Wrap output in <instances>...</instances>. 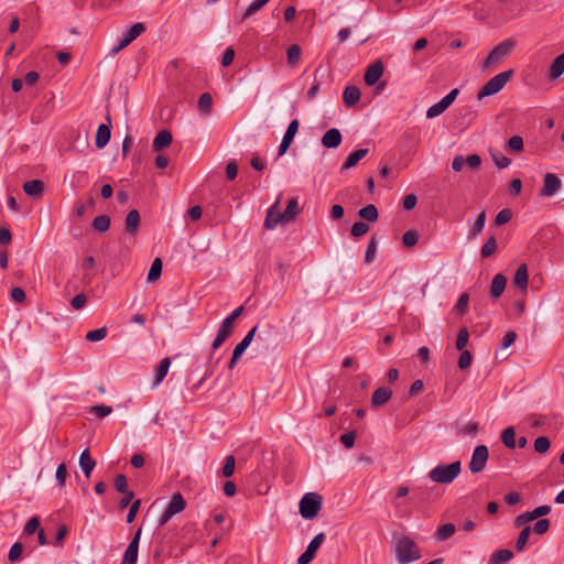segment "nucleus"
Masks as SVG:
<instances>
[{"label": "nucleus", "mask_w": 564, "mask_h": 564, "mask_svg": "<svg viewBox=\"0 0 564 564\" xmlns=\"http://www.w3.org/2000/svg\"><path fill=\"white\" fill-rule=\"evenodd\" d=\"M393 552L399 564H410L422 557V550L409 535L394 538Z\"/></svg>", "instance_id": "nucleus-1"}, {"label": "nucleus", "mask_w": 564, "mask_h": 564, "mask_svg": "<svg viewBox=\"0 0 564 564\" xmlns=\"http://www.w3.org/2000/svg\"><path fill=\"white\" fill-rule=\"evenodd\" d=\"M516 41L506 39L496 45L484 59L481 64L482 70H487L499 65L507 56H509L516 46Z\"/></svg>", "instance_id": "nucleus-2"}, {"label": "nucleus", "mask_w": 564, "mask_h": 564, "mask_svg": "<svg viewBox=\"0 0 564 564\" xmlns=\"http://www.w3.org/2000/svg\"><path fill=\"white\" fill-rule=\"evenodd\" d=\"M462 470V464L456 460L449 465L440 464L429 473V478L437 484H451Z\"/></svg>", "instance_id": "nucleus-3"}, {"label": "nucleus", "mask_w": 564, "mask_h": 564, "mask_svg": "<svg viewBox=\"0 0 564 564\" xmlns=\"http://www.w3.org/2000/svg\"><path fill=\"white\" fill-rule=\"evenodd\" d=\"M513 75V69H509L502 73L495 75L490 78L478 91L477 99L481 100L485 97L492 96L498 94L506 84L511 79Z\"/></svg>", "instance_id": "nucleus-4"}, {"label": "nucleus", "mask_w": 564, "mask_h": 564, "mask_svg": "<svg viewBox=\"0 0 564 564\" xmlns=\"http://www.w3.org/2000/svg\"><path fill=\"white\" fill-rule=\"evenodd\" d=\"M322 508V496L308 492L300 501V513L304 519L312 520L317 517Z\"/></svg>", "instance_id": "nucleus-5"}, {"label": "nucleus", "mask_w": 564, "mask_h": 564, "mask_svg": "<svg viewBox=\"0 0 564 564\" xmlns=\"http://www.w3.org/2000/svg\"><path fill=\"white\" fill-rule=\"evenodd\" d=\"M185 507H186V501H185L184 497L182 496V494H180V492L174 494L172 496V499L169 502L166 509L164 510V512L161 514V517L159 519V525L163 527L164 524H166L173 516L182 512L185 509Z\"/></svg>", "instance_id": "nucleus-6"}, {"label": "nucleus", "mask_w": 564, "mask_h": 564, "mask_svg": "<svg viewBox=\"0 0 564 564\" xmlns=\"http://www.w3.org/2000/svg\"><path fill=\"white\" fill-rule=\"evenodd\" d=\"M489 457L488 447L486 445H478L475 447L470 462L468 464V469L473 474H478L482 471L486 467L487 460Z\"/></svg>", "instance_id": "nucleus-7"}, {"label": "nucleus", "mask_w": 564, "mask_h": 564, "mask_svg": "<svg viewBox=\"0 0 564 564\" xmlns=\"http://www.w3.org/2000/svg\"><path fill=\"white\" fill-rule=\"evenodd\" d=\"M145 31V26L143 23H134L120 40L119 44L111 50L112 54L119 53L122 48L128 46L131 42H133L138 36H140Z\"/></svg>", "instance_id": "nucleus-8"}, {"label": "nucleus", "mask_w": 564, "mask_h": 564, "mask_svg": "<svg viewBox=\"0 0 564 564\" xmlns=\"http://www.w3.org/2000/svg\"><path fill=\"white\" fill-rule=\"evenodd\" d=\"M140 535H141V529H139L135 532L134 536L132 538L128 547L126 549L121 564H135L137 563Z\"/></svg>", "instance_id": "nucleus-9"}, {"label": "nucleus", "mask_w": 564, "mask_h": 564, "mask_svg": "<svg viewBox=\"0 0 564 564\" xmlns=\"http://www.w3.org/2000/svg\"><path fill=\"white\" fill-rule=\"evenodd\" d=\"M280 199H281V195L279 196L278 200L267 212V216L264 219V228L265 229H274L280 223L284 224V218H282V213H280L278 209Z\"/></svg>", "instance_id": "nucleus-10"}, {"label": "nucleus", "mask_w": 564, "mask_h": 564, "mask_svg": "<svg viewBox=\"0 0 564 564\" xmlns=\"http://www.w3.org/2000/svg\"><path fill=\"white\" fill-rule=\"evenodd\" d=\"M383 74V64L380 59H377L370 64L365 73L364 79L368 86H373L378 83Z\"/></svg>", "instance_id": "nucleus-11"}, {"label": "nucleus", "mask_w": 564, "mask_h": 564, "mask_svg": "<svg viewBox=\"0 0 564 564\" xmlns=\"http://www.w3.org/2000/svg\"><path fill=\"white\" fill-rule=\"evenodd\" d=\"M561 180L555 174L546 173L540 195L545 197L553 196L561 188Z\"/></svg>", "instance_id": "nucleus-12"}, {"label": "nucleus", "mask_w": 564, "mask_h": 564, "mask_svg": "<svg viewBox=\"0 0 564 564\" xmlns=\"http://www.w3.org/2000/svg\"><path fill=\"white\" fill-rule=\"evenodd\" d=\"M299 130V120L297 119H294L290 122L284 135H283V139L280 143V147H279V155L282 156L283 154H285V152L288 151V149L290 148L296 132Z\"/></svg>", "instance_id": "nucleus-13"}, {"label": "nucleus", "mask_w": 564, "mask_h": 564, "mask_svg": "<svg viewBox=\"0 0 564 564\" xmlns=\"http://www.w3.org/2000/svg\"><path fill=\"white\" fill-rule=\"evenodd\" d=\"M106 119L108 121V124H100L97 129V132H96V137H95V144L98 149H102L105 148L109 140H110V137H111V131H110V124H111V120H110V116L107 115L106 116Z\"/></svg>", "instance_id": "nucleus-14"}, {"label": "nucleus", "mask_w": 564, "mask_h": 564, "mask_svg": "<svg viewBox=\"0 0 564 564\" xmlns=\"http://www.w3.org/2000/svg\"><path fill=\"white\" fill-rule=\"evenodd\" d=\"M234 323L227 321V319H224L218 328V332H217V335H216V338L214 339L213 344H212V348L213 349H217L219 348L223 343L231 335L232 330H234Z\"/></svg>", "instance_id": "nucleus-15"}, {"label": "nucleus", "mask_w": 564, "mask_h": 564, "mask_svg": "<svg viewBox=\"0 0 564 564\" xmlns=\"http://www.w3.org/2000/svg\"><path fill=\"white\" fill-rule=\"evenodd\" d=\"M343 140L341 133L338 129L332 128L327 130L322 137V145L326 149H335L340 145Z\"/></svg>", "instance_id": "nucleus-16"}, {"label": "nucleus", "mask_w": 564, "mask_h": 564, "mask_svg": "<svg viewBox=\"0 0 564 564\" xmlns=\"http://www.w3.org/2000/svg\"><path fill=\"white\" fill-rule=\"evenodd\" d=\"M44 188H45L44 182L41 180H32V181H28L23 184L24 193L28 196L33 197V198L42 197V195L44 193Z\"/></svg>", "instance_id": "nucleus-17"}, {"label": "nucleus", "mask_w": 564, "mask_h": 564, "mask_svg": "<svg viewBox=\"0 0 564 564\" xmlns=\"http://www.w3.org/2000/svg\"><path fill=\"white\" fill-rule=\"evenodd\" d=\"M392 397V390L387 387H380L375 390L371 398V405L373 408L386 404Z\"/></svg>", "instance_id": "nucleus-18"}, {"label": "nucleus", "mask_w": 564, "mask_h": 564, "mask_svg": "<svg viewBox=\"0 0 564 564\" xmlns=\"http://www.w3.org/2000/svg\"><path fill=\"white\" fill-rule=\"evenodd\" d=\"M301 210L302 209L299 206L297 198L296 197L291 198L288 202L286 208L282 213V218H284V224H289V223L295 220V218L300 215Z\"/></svg>", "instance_id": "nucleus-19"}, {"label": "nucleus", "mask_w": 564, "mask_h": 564, "mask_svg": "<svg viewBox=\"0 0 564 564\" xmlns=\"http://www.w3.org/2000/svg\"><path fill=\"white\" fill-rule=\"evenodd\" d=\"M529 283V273H528V265L525 263H522L518 267L516 274L513 276V284L521 289L523 292L527 291Z\"/></svg>", "instance_id": "nucleus-20"}, {"label": "nucleus", "mask_w": 564, "mask_h": 564, "mask_svg": "<svg viewBox=\"0 0 564 564\" xmlns=\"http://www.w3.org/2000/svg\"><path fill=\"white\" fill-rule=\"evenodd\" d=\"M140 225V213L137 209L130 210L126 216L124 230L134 236Z\"/></svg>", "instance_id": "nucleus-21"}, {"label": "nucleus", "mask_w": 564, "mask_h": 564, "mask_svg": "<svg viewBox=\"0 0 564 564\" xmlns=\"http://www.w3.org/2000/svg\"><path fill=\"white\" fill-rule=\"evenodd\" d=\"M564 74V52L556 56L551 63L547 77L550 80H556Z\"/></svg>", "instance_id": "nucleus-22"}, {"label": "nucleus", "mask_w": 564, "mask_h": 564, "mask_svg": "<svg viewBox=\"0 0 564 564\" xmlns=\"http://www.w3.org/2000/svg\"><path fill=\"white\" fill-rule=\"evenodd\" d=\"M173 141V137L170 130H161L154 138L152 148L159 152L164 148L169 147Z\"/></svg>", "instance_id": "nucleus-23"}, {"label": "nucleus", "mask_w": 564, "mask_h": 564, "mask_svg": "<svg viewBox=\"0 0 564 564\" xmlns=\"http://www.w3.org/2000/svg\"><path fill=\"white\" fill-rule=\"evenodd\" d=\"M79 466L84 471L86 478H89L93 469L96 466L95 459L91 457L88 448L84 449L79 456Z\"/></svg>", "instance_id": "nucleus-24"}, {"label": "nucleus", "mask_w": 564, "mask_h": 564, "mask_svg": "<svg viewBox=\"0 0 564 564\" xmlns=\"http://www.w3.org/2000/svg\"><path fill=\"white\" fill-rule=\"evenodd\" d=\"M360 89L357 86H347L343 93V100L346 107H352L360 100Z\"/></svg>", "instance_id": "nucleus-25"}, {"label": "nucleus", "mask_w": 564, "mask_h": 564, "mask_svg": "<svg viewBox=\"0 0 564 564\" xmlns=\"http://www.w3.org/2000/svg\"><path fill=\"white\" fill-rule=\"evenodd\" d=\"M506 285H507V278L501 273L496 274L492 279L491 286H490L491 296L495 299L501 296V294L503 293V291L506 289Z\"/></svg>", "instance_id": "nucleus-26"}, {"label": "nucleus", "mask_w": 564, "mask_h": 564, "mask_svg": "<svg viewBox=\"0 0 564 564\" xmlns=\"http://www.w3.org/2000/svg\"><path fill=\"white\" fill-rule=\"evenodd\" d=\"M368 149H359L357 151L351 152L345 160L344 164L341 165V170H348L350 167H354L361 159H364L368 154Z\"/></svg>", "instance_id": "nucleus-27"}, {"label": "nucleus", "mask_w": 564, "mask_h": 564, "mask_svg": "<svg viewBox=\"0 0 564 564\" xmlns=\"http://www.w3.org/2000/svg\"><path fill=\"white\" fill-rule=\"evenodd\" d=\"M198 111L203 116H208L213 110V97L209 93H204L199 96L197 102Z\"/></svg>", "instance_id": "nucleus-28"}, {"label": "nucleus", "mask_w": 564, "mask_h": 564, "mask_svg": "<svg viewBox=\"0 0 564 564\" xmlns=\"http://www.w3.org/2000/svg\"><path fill=\"white\" fill-rule=\"evenodd\" d=\"M170 365H171V360L167 357L163 358L160 361L159 366L155 369V377L153 380V386H159L163 381V379L167 375Z\"/></svg>", "instance_id": "nucleus-29"}, {"label": "nucleus", "mask_w": 564, "mask_h": 564, "mask_svg": "<svg viewBox=\"0 0 564 564\" xmlns=\"http://www.w3.org/2000/svg\"><path fill=\"white\" fill-rule=\"evenodd\" d=\"M456 531L455 524L453 523H445L443 525H440L435 532V539L437 541H445L454 535Z\"/></svg>", "instance_id": "nucleus-30"}, {"label": "nucleus", "mask_w": 564, "mask_h": 564, "mask_svg": "<svg viewBox=\"0 0 564 564\" xmlns=\"http://www.w3.org/2000/svg\"><path fill=\"white\" fill-rule=\"evenodd\" d=\"M513 557V553L510 550L502 549L491 554L489 564H502L509 562Z\"/></svg>", "instance_id": "nucleus-31"}, {"label": "nucleus", "mask_w": 564, "mask_h": 564, "mask_svg": "<svg viewBox=\"0 0 564 564\" xmlns=\"http://www.w3.org/2000/svg\"><path fill=\"white\" fill-rule=\"evenodd\" d=\"M358 215L367 220V221H370V223H375L378 220V217H379V213H378V209L375 205L372 204H369L365 207H362L361 209H359L358 212Z\"/></svg>", "instance_id": "nucleus-32"}, {"label": "nucleus", "mask_w": 564, "mask_h": 564, "mask_svg": "<svg viewBox=\"0 0 564 564\" xmlns=\"http://www.w3.org/2000/svg\"><path fill=\"white\" fill-rule=\"evenodd\" d=\"M162 260L160 258H155L150 267L147 280L149 283L155 282L160 279L162 273Z\"/></svg>", "instance_id": "nucleus-33"}, {"label": "nucleus", "mask_w": 564, "mask_h": 564, "mask_svg": "<svg viewBox=\"0 0 564 564\" xmlns=\"http://www.w3.org/2000/svg\"><path fill=\"white\" fill-rule=\"evenodd\" d=\"M110 221L108 215H100L94 218L91 226L96 231L106 232L110 227Z\"/></svg>", "instance_id": "nucleus-34"}, {"label": "nucleus", "mask_w": 564, "mask_h": 564, "mask_svg": "<svg viewBox=\"0 0 564 564\" xmlns=\"http://www.w3.org/2000/svg\"><path fill=\"white\" fill-rule=\"evenodd\" d=\"M498 249L497 240L495 236H490L487 241L484 243L480 250V254L482 258H489L496 253Z\"/></svg>", "instance_id": "nucleus-35"}, {"label": "nucleus", "mask_w": 564, "mask_h": 564, "mask_svg": "<svg viewBox=\"0 0 564 564\" xmlns=\"http://www.w3.org/2000/svg\"><path fill=\"white\" fill-rule=\"evenodd\" d=\"M257 329L258 327L254 326L252 327L248 333L247 335L243 337V339L236 345V347L234 348L235 351L239 352V354H243L245 350L249 347V345L251 344V341L253 340L254 338V335L257 333Z\"/></svg>", "instance_id": "nucleus-36"}, {"label": "nucleus", "mask_w": 564, "mask_h": 564, "mask_svg": "<svg viewBox=\"0 0 564 564\" xmlns=\"http://www.w3.org/2000/svg\"><path fill=\"white\" fill-rule=\"evenodd\" d=\"M301 57V47L297 44H292L286 50L288 64L294 67Z\"/></svg>", "instance_id": "nucleus-37"}, {"label": "nucleus", "mask_w": 564, "mask_h": 564, "mask_svg": "<svg viewBox=\"0 0 564 564\" xmlns=\"http://www.w3.org/2000/svg\"><path fill=\"white\" fill-rule=\"evenodd\" d=\"M501 441L503 445L510 449H513L516 447V431L514 427L509 426L506 430H503L501 434Z\"/></svg>", "instance_id": "nucleus-38"}, {"label": "nucleus", "mask_w": 564, "mask_h": 564, "mask_svg": "<svg viewBox=\"0 0 564 564\" xmlns=\"http://www.w3.org/2000/svg\"><path fill=\"white\" fill-rule=\"evenodd\" d=\"M485 223H486V212L482 210L478 215L473 228L469 231V235H468L469 238H476L484 230Z\"/></svg>", "instance_id": "nucleus-39"}, {"label": "nucleus", "mask_w": 564, "mask_h": 564, "mask_svg": "<svg viewBox=\"0 0 564 564\" xmlns=\"http://www.w3.org/2000/svg\"><path fill=\"white\" fill-rule=\"evenodd\" d=\"M270 0H256L253 1L248 8L247 10L245 11L242 18H241V22H243L246 19L250 18L251 15H253L256 12H258L259 10H261Z\"/></svg>", "instance_id": "nucleus-40"}, {"label": "nucleus", "mask_w": 564, "mask_h": 564, "mask_svg": "<svg viewBox=\"0 0 564 564\" xmlns=\"http://www.w3.org/2000/svg\"><path fill=\"white\" fill-rule=\"evenodd\" d=\"M468 302H469V295L467 293L460 294V296L458 297V301L454 307V311L460 316L465 315L467 313Z\"/></svg>", "instance_id": "nucleus-41"}, {"label": "nucleus", "mask_w": 564, "mask_h": 564, "mask_svg": "<svg viewBox=\"0 0 564 564\" xmlns=\"http://www.w3.org/2000/svg\"><path fill=\"white\" fill-rule=\"evenodd\" d=\"M419 234L414 229H410L403 234L402 242L406 248L414 247L417 243Z\"/></svg>", "instance_id": "nucleus-42"}, {"label": "nucleus", "mask_w": 564, "mask_h": 564, "mask_svg": "<svg viewBox=\"0 0 564 564\" xmlns=\"http://www.w3.org/2000/svg\"><path fill=\"white\" fill-rule=\"evenodd\" d=\"M551 447V442L546 436H540L534 441V451L539 454H545Z\"/></svg>", "instance_id": "nucleus-43"}, {"label": "nucleus", "mask_w": 564, "mask_h": 564, "mask_svg": "<svg viewBox=\"0 0 564 564\" xmlns=\"http://www.w3.org/2000/svg\"><path fill=\"white\" fill-rule=\"evenodd\" d=\"M107 333H108V329L106 326H104V327H100V328H97L94 330H89L86 334L85 338L88 341H98V340L104 339L107 336Z\"/></svg>", "instance_id": "nucleus-44"}, {"label": "nucleus", "mask_w": 564, "mask_h": 564, "mask_svg": "<svg viewBox=\"0 0 564 564\" xmlns=\"http://www.w3.org/2000/svg\"><path fill=\"white\" fill-rule=\"evenodd\" d=\"M469 333L467 327H462L457 334L456 338V349L464 350L466 345L468 344Z\"/></svg>", "instance_id": "nucleus-45"}, {"label": "nucleus", "mask_w": 564, "mask_h": 564, "mask_svg": "<svg viewBox=\"0 0 564 564\" xmlns=\"http://www.w3.org/2000/svg\"><path fill=\"white\" fill-rule=\"evenodd\" d=\"M531 533V528L530 527H525L522 529V531L520 532V534L518 535V539L516 541V549L518 552H521L527 542H528V539H529V535Z\"/></svg>", "instance_id": "nucleus-46"}, {"label": "nucleus", "mask_w": 564, "mask_h": 564, "mask_svg": "<svg viewBox=\"0 0 564 564\" xmlns=\"http://www.w3.org/2000/svg\"><path fill=\"white\" fill-rule=\"evenodd\" d=\"M368 231L369 225L365 221H356L350 229L351 235L356 238L366 235Z\"/></svg>", "instance_id": "nucleus-47"}, {"label": "nucleus", "mask_w": 564, "mask_h": 564, "mask_svg": "<svg viewBox=\"0 0 564 564\" xmlns=\"http://www.w3.org/2000/svg\"><path fill=\"white\" fill-rule=\"evenodd\" d=\"M491 158L498 169H506L511 163V160L501 152L491 153Z\"/></svg>", "instance_id": "nucleus-48"}, {"label": "nucleus", "mask_w": 564, "mask_h": 564, "mask_svg": "<svg viewBox=\"0 0 564 564\" xmlns=\"http://www.w3.org/2000/svg\"><path fill=\"white\" fill-rule=\"evenodd\" d=\"M234 471H235V457L232 455H228L225 458V464L221 469L223 476L228 478V477L232 476Z\"/></svg>", "instance_id": "nucleus-49"}, {"label": "nucleus", "mask_w": 564, "mask_h": 564, "mask_svg": "<svg viewBox=\"0 0 564 564\" xmlns=\"http://www.w3.org/2000/svg\"><path fill=\"white\" fill-rule=\"evenodd\" d=\"M512 218V212L509 208H505L500 210L495 218V223L497 226H502L507 223H509Z\"/></svg>", "instance_id": "nucleus-50"}, {"label": "nucleus", "mask_w": 564, "mask_h": 564, "mask_svg": "<svg viewBox=\"0 0 564 564\" xmlns=\"http://www.w3.org/2000/svg\"><path fill=\"white\" fill-rule=\"evenodd\" d=\"M23 552V545L20 542L14 543L8 554V558L10 562L14 563L20 560L21 554Z\"/></svg>", "instance_id": "nucleus-51"}, {"label": "nucleus", "mask_w": 564, "mask_h": 564, "mask_svg": "<svg viewBox=\"0 0 564 564\" xmlns=\"http://www.w3.org/2000/svg\"><path fill=\"white\" fill-rule=\"evenodd\" d=\"M508 149L512 152H521L523 150V139L520 135H513L508 141Z\"/></svg>", "instance_id": "nucleus-52"}, {"label": "nucleus", "mask_w": 564, "mask_h": 564, "mask_svg": "<svg viewBox=\"0 0 564 564\" xmlns=\"http://www.w3.org/2000/svg\"><path fill=\"white\" fill-rule=\"evenodd\" d=\"M447 108L441 101L431 106L426 111V118L433 119L440 115H442Z\"/></svg>", "instance_id": "nucleus-53"}, {"label": "nucleus", "mask_w": 564, "mask_h": 564, "mask_svg": "<svg viewBox=\"0 0 564 564\" xmlns=\"http://www.w3.org/2000/svg\"><path fill=\"white\" fill-rule=\"evenodd\" d=\"M55 477L58 486L64 487L67 477V467L65 463H62L57 466Z\"/></svg>", "instance_id": "nucleus-54"}, {"label": "nucleus", "mask_w": 564, "mask_h": 564, "mask_svg": "<svg viewBox=\"0 0 564 564\" xmlns=\"http://www.w3.org/2000/svg\"><path fill=\"white\" fill-rule=\"evenodd\" d=\"M473 361V356L469 350H462V354L458 358V367L462 370L467 369Z\"/></svg>", "instance_id": "nucleus-55"}, {"label": "nucleus", "mask_w": 564, "mask_h": 564, "mask_svg": "<svg viewBox=\"0 0 564 564\" xmlns=\"http://www.w3.org/2000/svg\"><path fill=\"white\" fill-rule=\"evenodd\" d=\"M115 487H116V490L118 492H120V494H126V492L130 491L128 489L127 478L122 474L116 476V478H115Z\"/></svg>", "instance_id": "nucleus-56"}, {"label": "nucleus", "mask_w": 564, "mask_h": 564, "mask_svg": "<svg viewBox=\"0 0 564 564\" xmlns=\"http://www.w3.org/2000/svg\"><path fill=\"white\" fill-rule=\"evenodd\" d=\"M377 250V241L376 238L372 237L367 246L366 252H365V262L369 263L373 260L375 253Z\"/></svg>", "instance_id": "nucleus-57"}, {"label": "nucleus", "mask_w": 564, "mask_h": 564, "mask_svg": "<svg viewBox=\"0 0 564 564\" xmlns=\"http://www.w3.org/2000/svg\"><path fill=\"white\" fill-rule=\"evenodd\" d=\"M550 521L547 519H539L533 527V532L535 534L542 535L549 531Z\"/></svg>", "instance_id": "nucleus-58"}, {"label": "nucleus", "mask_w": 564, "mask_h": 564, "mask_svg": "<svg viewBox=\"0 0 564 564\" xmlns=\"http://www.w3.org/2000/svg\"><path fill=\"white\" fill-rule=\"evenodd\" d=\"M91 413H95L98 417H105L112 412V408L110 405H95L90 409Z\"/></svg>", "instance_id": "nucleus-59"}, {"label": "nucleus", "mask_w": 564, "mask_h": 564, "mask_svg": "<svg viewBox=\"0 0 564 564\" xmlns=\"http://www.w3.org/2000/svg\"><path fill=\"white\" fill-rule=\"evenodd\" d=\"M355 441H356V431H350L340 436L341 444L347 448H351L355 444Z\"/></svg>", "instance_id": "nucleus-60"}, {"label": "nucleus", "mask_w": 564, "mask_h": 564, "mask_svg": "<svg viewBox=\"0 0 564 564\" xmlns=\"http://www.w3.org/2000/svg\"><path fill=\"white\" fill-rule=\"evenodd\" d=\"M325 540V534L323 532L318 533L308 544L306 547L307 550H311L312 553L316 554V551L319 549L321 544Z\"/></svg>", "instance_id": "nucleus-61"}, {"label": "nucleus", "mask_w": 564, "mask_h": 564, "mask_svg": "<svg viewBox=\"0 0 564 564\" xmlns=\"http://www.w3.org/2000/svg\"><path fill=\"white\" fill-rule=\"evenodd\" d=\"M465 163L470 170H478L481 164V158L478 154H471L465 159Z\"/></svg>", "instance_id": "nucleus-62"}, {"label": "nucleus", "mask_w": 564, "mask_h": 564, "mask_svg": "<svg viewBox=\"0 0 564 564\" xmlns=\"http://www.w3.org/2000/svg\"><path fill=\"white\" fill-rule=\"evenodd\" d=\"M530 512H531L532 518L535 520V519H539V518H542V517L549 514L551 512V507L547 505H542V506L536 507L535 509H533Z\"/></svg>", "instance_id": "nucleus-63"}, {"label": "nucleus", "mask_w": 564, "mask_h": 564, "mask_svg": "<svg viewBox=\"0 0 564 564\" xmlns=\"http://www.w3.org/2000/svg\"><path fill=\"white\" fill-rule=\"evenodd\" d=\"M86 301H87L86 295L84 293H80V294L75 295L72 299L70 305L75 310H80V308H83L85 306Z\"/></svg>", "instance_id": "nucleus-64"}]
</instances>
